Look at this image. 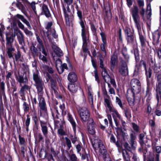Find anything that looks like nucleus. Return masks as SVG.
Masks as SVG:
<instances>
[{
	"label": "nucleus",
	"mask_w": 161,
	"mask_h": 161,
	"mask_svg": "<svg viewBox=\"0 0 161 161\" xmlns=\"http://www.w3.org/2000/svg\"><path fill=\"white\" fill-rule=\"evenodd\" d=\"M77 14L80 19H82V12L80 10H77Z\"/></svg>",
	"instance_id": "338daca9"
},
{
	"label": "nucleus",
	"mask_w": 161,
	"mask_h": 161,
	"mask_svg": "<svg viewBox=\"0 0 161 161\" xmlns=\"http://www.w3.org/2000/svg\"><path fill=\"white\" fill-rule=\"evenodd\" d=\"M62 7L65 17L66 19L68 18V15L67 14V10L64 4H62Z\"/></svg>",
	"instance_id": "c03bdc74"
},
{
	"label": "nucleus",
	"mask_w": 161,
	"mask_h": 161,
	"mask_svg": "<svg viewBox=\"0 0 161 161\" xmlns=\"http://www.w3.org/2000/svg\"><path fill=\"white\" fill-rule=\"evenodd\" d=\"M106 52H105L103 53V55L102 54H100L99 56V60H100V59H102V60H104V58H105L106 56Z\"/></svg>",
	"instance_id": "e2e57ef3"
},
{
	"label": "nucleus",
	"mask_w": 161,
	"mask_h": 161,
	"mask_svg": "<svg viewBox=\"0 0 161 161\" xmlns=\"http://www.w3.org/2000/svg\"><path fill=\"white\" fill-rule=\"evenodd\" d=\"M130 85L133 96L134 97L135 95L138 94L141 90V84L138 79H133L131 81Z\"/></svg>",
	"instance_id": "f03ea898"
},
{
	"label": "nucleus",
	"mask_w": 161,
	"mask_h": 161,
	"mask_svg": "<svg viewBox=\"0 0 161 161\" xmlns=\"http://www.w3.org/2000/svg\"><path fill=\"white\" fill-rule=\"evenodd\" d=\"M114 121L115 124L116 126H117L115 129L117 130L119 129V122L115 118H114Z\"/></svg>",
	"instance_id": "052dcab7"
},
{
	"label": "nucleus",
	"mask_w": 161,
	"mask_h": 161,
	"mask_svg": "<svg viewBox=\"0 0 161 161\" xmlns=\"http://www.w3.org/2000/svg\"><path fill=\"white\" fill-rule=\"evenodd\" d=\"M139 36V39L141 47L142 48H145L146 46L147 41L145 37H144L142 34H141L140 30L138 31Z\"/></svg>",
	"instance_id": "9b49d317"
},
{
	"label": "nucleus",
	"mask_w": 161,
	"mask_h": 161,
	"mask_svg": "<svg viewBox=\"0 0 161 161\" xmlns=\"http://www.w3.org/2000/svg\"><path fill=\"white\" fill-rule=\"evenodd\" d=\"M135 139L136 136L134 134H130V144L132 148L135 147Z\"/></svg>",
	"instance_id": "7c9ffc66"
},
{
	"label": "nucleus",
	"mask_w": 161,
	"mask_h": 161,
	"mask_svg": "<svg viewBox=\"0 0 161 161\" xmlns=\"http://www.w3.org/2000/svg\"><path fill=\"white\" fill-rule=\"evenodd\" d=\"M7 47V54L9 58H11L13 57L12 52L14 51V49L12 47V46L11 47Z\"/></svg>",
	"instance_id": "2f4dec72"
},
{
	"label": "nucleus",
	"mask_w": 161,
	"mask_h": 161,
	"mask_svg": "<svg viewBox=\"0 0 161 161\" xmlns=\"http://www.w3.org/2000/svg\"><path fill=\"white\" fill-rule=\"evenodd\" d=\"M30 118L29 116L27 115V118L25 122V125L27 126V128H28L29 125L30 124Z\"/></svg>",
	"instance_id": "09e8293b"
},
{
	"label": "nucleus",
	"mask_w": 161,
	"mask_h": 161,
	"mask_svg": "<svg viewBox=\"0 0 161 161\" xmlns=\"http://www.w3.org/2000/svg\"><path fill=\"white\" fill-rule=\"evenodd\" d=\"M119 72L123 76H125L128 75V71L127 66L125 64H123L120 66Z\"/></svg>",
	"instance_id": "423d86ee"
},
{
	"label": "nucleus",
	"mask_w": 161,
	"mask_h": 161,
	"mask_svg": "<svg viewBox=\"0 0 161 161\" xmlns=\"http://www.w3.org/2000/svg\"><path fill=\"white\" fill-rule=\"evenodd\" d=\"M45 68L47 70L46 71V72L47 71L51 74H52L53 73V70L52 68H49L47 66H45Z\"/></svg>",
	"instance_id": "6e6d98bb"
},
{
	"label": "nucleus",
	"mask_w": 161,
	"mask_h": 161,
	"mask_svg": "<svg viewBox=\"0 0 161 161\" xmlns=\"http://www.w3.org/2000/svg\"><path fill=\"white\" fill-rule=\"evenodd\" d=\"M88 33L81 34L82 39L83 40L82 48L84 52H86L87 51V42L89 41V37L86 36V34Z\"/></svg>",
	"instance_id": "20e7f679"
},
{
	"label": "nucleus",
	"mask_w": 161,
	"mask_h": 161,
	"mask_svg": "<svg viewBox=\"0 0 161 161\" xmlns=\"http://www.w3.org/2000/svg\"><path fill=\"white\" fill-rule=\"evenodd\" d=\"M102 75L104 81L107 83L108 87H110V84L109 82L110 80V78L109 75L107 73L105 69H102Z\"/></svg>",
	"instance_id": "6e6552de"
},
{
	"label": "nucleus",
	"mask_w": 161,
	"mask_h": 161,
	"mask_svg": "<svg viewBox=\"0 0 161 161\" xmlns=\"http://www.w3.org/2000/svg\"><path fill=\"white\" fill-rule=\"evenodd\" d=\"M62 61L60 59H57L56 61V68L58 67V65H60L61 66V65H62Z\"/></svg>",
	"instance_id": "69168bd1"
},
{
	"label": "nucleus",
	"mask_w": 161,
	"mask_h": 161,
	"mask_svg": "<svg viewBox=\"0 0 161 161\" xmlns=\"http://www.w3.org/2000/svg\"><path fill=\"white\" fill-rule=\"evenodd\" d=\"M124 31L125 37L134 34V31L131 30L130 27L127 26L125 28Z\"/></svg>",
	"instance_id": "aec40b11"
},
{
	"label": "nucleus",
	"mask_w": 161,
	"mask_h": 161,
	"mask_svg": "<svg viewBox=\"0 0 161 161\" xmlns=\"http://www.w3.org/2000/svg\"><path fill=\"white\" fill-rule=\"evenodd\" d=\"M116 102L121 108H123V105L121 100L118 97H116Z\"/></svg>",
	"instance_id": "a18cd8bd"
},
{
	"label": "nucleus",
	"mask_w": 161,
	"mask_h": 161,
	"mask_svg": "<svg viewBox=\"0 0 161 161\" xmlns=\"http://www.w3.org/2000/svg\"><path fill=\"white\" fill-rule=\"evenodd\" d=\"M7 41V46L8 47H11L12 46L11 43L14 41V37L13 36H7L6 37Z\"/></svg>",
	"instance_id": "c85d7f7f"
},
{
	"label": "nucleus",
	"mask_w": 161,
	"mask_h": 161,
	"mask_svg": "<svg viewBox=\"0 0 161 161\" xmlns=\"http://www.w3.org/2000/svg\"><path fill=\"white\" fill-rule=\"evenodd\" d=\"M125 37L128 44H133L136 41V37L134 34Z\"/></svg>",
	"instance_id": "f3484780"
},
{
	"label": "nucleus",
	"mask_w": 161,
	"mask_h": 161,
	"mask_svg": "<svg viewBox=\"0 0 161 161\" xmlns=\"http://www.w3.org/2000/svg\"><path fill=\"white\" fill-rule=\"evenodd\" d=\"M23 109L25 112H28L29 109V107L28 104L25 102H24L23 104Z\"/></svg>",
	"instance_id": "a19ab883"
},
{
	"label": "nucleus",
	"mask_w": 161,
	"mask_h": 161,
	"mask_svg": "<svg viewBox=\"0 0 161 161\" xmlns=\"http://www.w3.org/2000/svg\"><path fill=\"white\" fill-rule=\"evenodd\" d=\"M52 48L54 52L58 56H61L63 55V53L62 51L56 45L53 44Z\"/></svg>",
	"instance_id": "4468645a"
},
{
	"label": "nucleus",
	"mask_w": 161,
	"mask_h": 161,
	"mask_svg": "<svg viewBox=\"0 0 161 161\" xmlns=\"http://www.w3.org/2000/svg\"><path fill=\"white\" fill-rule=\"evenodd\" d=\"M88 98L89 102L91 105V107L93 108H94V106L93 104V94L92 92H88Z\"/></svg>",
	"instance_id": "412c9836"
},
{
	"label": "nucleus",
	"mask_w": 161,
	"mask_h": 161,
	"mask_svg": "<svg viewBox=\"0 0 161 161\" xmlns=\"http://www.w3.org/2000/svg\"><path fill=\"white\" fill-rule=\"evenodd\" d=\"M30 88L31 87L26 85H25L23 86H22L19 92L21 96H23L25 94V91L26 90H30Z\"/></svg>",
	"instance_id": "393cba45"
},
{
	"label": "nucleus",
	"mask_w": 161,
	"mask_h": 161,
	"mask_svg": "<svg viewBox=\"0 0 161 161\" xmlns=\"http://www.w3.org/2000/svg\"><path fill=\"white\" fill-rule=\"evenodd\" d=\"M32 119L34 121L35 125H37L38 122V118L36 116V114H35L33 117H32Z\"/></svg>",
	"instance_id": "0e129e2a"
},
{
	"label": "nucleus",
	"mask_w": 161,
	"mask_h": 161,
	"mask_svg": "<svg viewBox=\"0 0 161 161\" xmlns=\"http://www.w3.org/2000/svg\"><path fill=\"white\" fill-rule=\"evenodd\" d=\"M79 23L81 27V34L88 33V31L85 28L84 23L82 19H80Z\"/></svg>",
	"instance_id": "cd10ccee"
},
{
	"label": "nucleus",
	"mask_w": 161,
	"mask_h": 161,
	"mask_svg": "<svg viewBox=\"0 0 161 161\" xmlns=\"http://www.w3.org/2000/svg\"><path fill=\"white\" fill-rule=\"evenodd\" d=\"M16 35L19 43L22 44L24 41V37L22 32L18 30L17 33H16Z\"/></svg>",
	"instance_id": "4be33fe9"
},
{
	"label": "nucleus",
	"mask_w": 161,
	"mask_h": 161,
	"mask_svg": "<svg viewBox=\"0 0 161 161\" xmlns=\"http://www.w3.org/2000/svg\"><path fill=\"white\" fill-rule=\"evenodd\" d=\"M30 49L34 56L37 55V49L33 45H32L30 47Z\"/></svg>",
	"instance_id": "e433bc0d"
},
{
	"label": "nucleus",
	"mask_w": 161,
	"mask_h": 161,
	"mask_svg": "<svg viewBox=\"0 0 161 161\" xmlns=\"http://www.w3.org/2000/svg\"><path fill=\"white\" fill-rule=\"evenodd\" d=\"M156 90L157 91V99L158 102L159 101V98L158 94L161 96V83H157L156 84Z\"/></svg>",
	"instance_id": "a878e982"
},
{
	"label": "nucleus",
	"mask_w": 161,
	"mask_h": 161,
	"mask_svg": "<svg viewBox=\"0 0 161 161\" xmlns=\"http://www.w3.org/2000/svg\"><path fill=\"white\" fill-rule=\"evenodd\" d=\"M70 158L72 161H77V158L75 154H72L70 156Z\"/></svg>",
	"instance_id": "680f3d73"
},
{
	"label": "nucleus",
	"mask_w": 161,
	"mask_h": 161,
	"mask_svg": "<svg viewBox=\"0 0 161 161\" xmlns=\"http://www.w3.org/2000/svg\"><path fill=\"white\" fill-rule=\"evenodd\" d=\"M109 81L110 82L111 84L113 85V87H116V84L114 79H111L110 78V80Z\"/></svg>",
	"instance_id": "bf43d9fd"
},
{
	"label": "nucleus",
	"mask_w": 161,
	"mask_h": 161,
	"mask_svg": "<svg viewBox=\"0 0 161 161\" xmlns=\"http://www.w3.org/2000/svg\"><path fill=\"white\" fill-rule=\"evenodd\" d=\"M64 2L66 3L67 5L66 9L68 12H70V9L69 6L73 2V0H64Z\"/></svg>",
	"instance_id": "72a5a7b5"
},
{
	"label": "nucleus",
	"mask_w": 161,
	"mask_h": 161,
	"mask_svg": "<svg viewBox=\"0 0 161 161\" xmlns=\"http://www.w3.org/2000/svg\"><path fill=\"white\" fill-rule=\"evenodd\" d=\"M42 12L47 17H49L51 16V14L49 10L47 7L43 4L42 7Z\"/></svg>",
	"instance_id": "a211bd4d"
},
{
	"label": "nucleus",
	"mask_w": 161,
	"mask_h": 161,
	"mask_svg": "<svg viewBox=\"0 0 161 161\" xmlns=\"http://www.w3.org/2000/svg\"><path fill=\"white\" fill-rule=\"evenodd\" d=\"M58 133L61 136L65 135L66 134L65 131L62 128H60L58 130Z\"/></svg>",
	"instance_id": "603ef678"
},
{
	"label": "nucleus",
	"mask_w": 161,
	"mask_h": 161,
	"mask_svg": "<svg viewBox=\"0 0 161 161\" xmlns=\"http://www.w3.org/2000/svg\"><path fill=\"white\" fill-rule=\"evenodd\" d=\"M39 59L42 60L43 62H47V59L45 56L42 55L40 53L39 55Z\"/></svg>",
	"instance_id": "3c124183"
},
{
	"label": "nucleus",
	"mask_w": 161,
	"mask_h": 161,
	"mask_svg": "<svg viewBox=\"0 0 161 161\" xmlns=\"http://www.w3.org/2000/svg\"><path fill=\"white\" fill-rule=\"evenodd\" d=\"M93 146L95 149H98L101 155L103 156L105 161H111L109 155L107 154L105 147L101 140L99 139L95 140Z\"/></svg>",
	"instance_id": "f257e3e1"
},
{
	"label": "nucleus",
	"mask_w": 161,
	"mask_h": 161,
	"mask_svg": "<svg viewBox=\"0 0 161 161\" xmlns=\"http://www.w3.org/2000/svg\"><path fill=\"white\" fill-rule=\"evenodd\" d=\"M67 115L68 119L72 125L74 132H75L76 130V123L74 121L71 114H70L69 113H68Z\"/></svg>",
	"instance_id": "6ab92c4d"
},
{
	"label": "nucleus",
	"mask_w": 161,
	"mask_h": 161,
	"mask_svg": "<svg viewBox=\"0 0 161 161\" xmlns=\"http://www.w3.org/2000/svg\"><path fill=\"white\" fill-rule=\"evenodd\" d=\"M41 129L44 136L46 138L47 137L48 129L47 126V123L42 121H40Z\"/></svg>",
	"instance_id": "9d476101"
},
{
	"label": "nucleus",
	"mask_w": 161,
	"mask_h": 161,
	"mask_svg": "<svg viewBox=\"0 0 161 161\" xmlns=\"http://www.w3.org/2000/svg\"><path fill=\"white\" fill-rule=\"evenodd\" d=\"M4 90L5 83L3 81H2L0 84V98L1 99H2V97L3 99L6 97Z\"/></svg>",
	"instance_id": "ddd939ff"
},
{
	"label": "nucleus",
	"mask_w": 161,
	"mask_h": 161,
	"mask_svg": "<svg viewBox=\"0 0 161 161\" xmlns=\"http://www.w3.org/2000/svg\"><path fill=\"white\" fill-rule=\"evenodd\" d=\"M132 127L134 130L136 131L137 132L139 130L138 126L135 123L132 124Z\"/></svg>",
	"instance_id": "13d9d810"
},
{
	"label": "nucleus",
	"mask_w": 161,
	"mask_h": 161,
	"mask_svg": "<svg viewBox=\"0 0 161 161\" xmlns=\"http://www.w3.org/2000/svg\"><path fill=\"white\" fill-rule=\"evenodd\" d=\"M131 10L132 15L138 14V8L137 6H134Z\"/></svg>",
	"instance_id": "c9c22d12"
},
{
	"label": "nucleus",
	"mask_w": 161,
	"mask_h": 161,
	"mask_svg": "<svg viewBox=\"0 0 161 161\" xmlns=\"http://www.w3.org/2000/svg\"><path fill=\"white\" fill-rule=\"evenodd\" d=\"M78 87L74 84H70L68 86V88L70 91L75 93L77 90Z\"/></svg>",
	"instance_id": "bb28decb"
},
{
	"label": "nucleus",
	"mask_w": 161,
	"mask_h": 161,
	"mask_svg": "<svg viewBox=\"0 0 161 161\" xmlns=\"http://www.w3.org/2000/svg\"><path fill=\"white\" fill-rule=\"evenodd\" d=\"M104 102L105 103L107 107L110 110H112V108L111 107L110 102L109 100L107 98H105Z\"/></svg>",
	"instance_id": "ea45409f"
},
{
	"label": "nucleus",
	"mask_w": 161,
	"mask_h": 161,
	"mask_svg": "<svg viewBox=\"0 0 161 161\" xmlns=\"http://www.w3.org/2000/svg\"><path fill=\"white\" fill-rule=\"evenodd\" d=\"M156 78L157 83H161V74L156 75Z\"/></svg>",
	"instance_id": "5fc2aeb1"
},
{
	"label": "nucleus",
	"mask_w": 161,
	"mask_h": 161,
	"mask_svg": "<svg viewBox=\"0 0 161 161\" xmlns=\"http://www.w3.org/2000/svg\"><path fill=\"white\" fill-rule=\"evenodd\" d=\"M16 79L20 84L27 83L28 81L27 78H24L22 75H19L16 78Z\"/></svg>",
	"instance_id": "b1692460"
},
{
	"label": "nucleus",
	"mask_w": 161,
	"mask_h": 161,
	"mask_svg": "<svg viewBox=\"0 0 161 161\" xmlns=\"http://www.w3.org/2000/svg\"><path fill=\"white\" fill-rule=\"evenodd\" d=\"M135 25L138 31L141 30V27L140 25V17L138 14L132 15Z\"/></svg>",
	"instance_id": "0eeeda50"
},
{
	"label": "nucleus",
	"mask_w": 161,
	"mask_h": 161,
	"mask_svg": "<svg viewBox=\"0 0 161 161\" xmlns=\"http://www.w3.org/2000/svg\"><path fill=\"white\" fill-rule=\"evenodd\" d=\"M153 43L155 44H158L160 36V33L158 30L155 31L153 34Z\"/></svg>",
	"instance_id": "1a4fd4ad"
},
{
	"label": "nucleus",
	"mask_w": 161,
	"mask_h": 161,
	"mask_svg": "<svg viewBox=\"0 0 161 161\" xmlns=\"http://www.w3.org/2000/svg\"><path fill=\"white\" fill-rule=\"evenodd\" d=\"M39 72L36 69L35 70L33 71V79L35 82V84L42 82V80L39 76Z\"/></svg>",
	"instance_id": "f8f14e48"
},
{
	"label": "nucleus",
	"mask_w": 161,
	"mask_h": 161,
	"mask_svg": "<svg viewBox=\"0 0 161 161\" xmlns=\"http://www.w3.org/2000/svg\"><path fill=\"white\" fill-rule=\"evenodd\" d=\"M19 137L20 144L21 145H24L25 143V138L23 137H21L20 135L19 136Z\"/></svg>",
	"instance_id": "49530a36"
},
{
	"label": "nucleus",
	"mask_w": 161,
	"mask_h": 161,
	"mask_svg": "<svg viewBox=\"0 0 161 161\" xmlns=\"http://www.w3.org/2000/svg\"><path fill=\"white\" fill-rule=\"evenodd\" d=\"M137 2L140 8L143 7L144 6V0H137Z\"/></svg>",
	"instance_id": "79ce46f5"
},
{
	"label": "nucleus",
	"mask_w": 161,
	"mask_h": 161,
	"mask_svg": "<svg viewBox=\"0 0 161 161\" xmlns=\"http://www.w3.org/2000/svg\"><path fill=\"white\" fill-rule=\"evenodd\" d=\"M65 139L67 145L69 148L70 149L71 147V141L67 137H65Z\"/></svg>",
	"instance_id": "de8ad7c7"
},
{
	"label": "nucleus",
	"mask_w": 161,
	"mask_h": 161,
	"mask_svg": "<svg viewBox=\"0 0 161 161\" xmlns=\"http://www.w3.org/2000/svg\"><path fill=\"white\" fill-rule=\"evenodd\" d=\"M87 124L89 133L92 135L94 134L95 132V126L93 119H90Z\"/></svg>",
	"instance_id": "39448f33"
},
{
	"label": "nucleus",
	"mask_w": 161,
	"mask_h": 161,
	"mask_svg": "<svg viewBox=\"0 0 161 161\" xmlns=\"http://www.w3.org/2000/svg\"><path fill=\"white\" fill-rule=\"evenodd\" d=\"M24 31L25 33L27 35L32 36L33 35L32 32L28 30L27 29H25Z\"/></svg>",
	"instance_id": "4d7b16f0"
},
{
	"label": "nucleus",
	"mask_w": 161,
	"mask_h": 161,
	"mask_svg": "<svg viewBox=\"0 0 161 161\" xmlns=\"http://www.w3.org/2000/svg\"><path fill=\"white\" fill-rule=\"evenodd\" d=\"M5 114V112L3 106L0 105V118L1 119L2 117H4Z\"/></svg>",
	"instance_id": "f704fd0d"
},
{
	"label": "nucleus",
	"mask_w": 161,
	"mask_h": 161,
	"mask_svg": "<svg viewBox=\"0 0 161 161\" xmlns=\"http://www.w3.org/2000/svg\"><path fill=\"white\" fill-rule=\"evenodd\" d=\"M13 74V71L8 72L6 76V80L7 82L9 81V78H10Z\"/></svg>",
	"instance_id": "8fccbe9b"
},
{
	"label": "nucleus",
	"mask_w": 161,
	"mask_h": 161,
	"mask_svg": "<svg viewBox=\"0 0 161 161\" xmlns=\"http://www.w3.org/2000/svg\"><path fill=\"white\" fill-rule=\"evenodd\" d=\"M116 59L117 57L115 55H114L111 57L110 63L111 64V69L112 70H113L114 69Z\"/></svg>",
	"instance_id": "c756f323"
},
{
	"label": "nucleus",
	"mask_w": 161,
	"mask_h": 161,
	"mask_svg": "<svg viewBox=\"0 0 161 161\" xmlns=\"http://www.w3.org/2000/svg\"><path fill=\"white\" fill-rule=\"evenodd\" d=\"M35 85L37 90L39 94H41L43 90V83L42 82H41L40 83L35 84Z\"/></svg>",
	"instance_id": "5701e85b"
},
{
	"label": "nucleus",
	"mask_w": 161,
	"mask_h": 161,
	"mask_svg": "<svg viewBox=\"0 0 161 161\" xmlns=\"http://www.w3.org/2000/svg\"><path fill=\"white\" fill-rule=\"evenodd\" d=\"M125 116L127 119H130L131 116L130 110L127 108H125L124 110Z\"/></svg>",
	"instance_id": "473e14b6"
},
{
	"label": "nucleus",
	"mask_w": 161,
	"mask_h": 161,
	"mask_svg": "<svg viewBox=\"0 0 161 161\" xmlns=\"http://www.w3.org/2000/svg\"><path fill=\"white\" fill-rule=\"evenodd\" d=\"M17 7L20 9L22 12L24 13L25 11V8L24 6L20 3H18L16 4Z\"/></svg>",
	"instance_id": "58836bf2"
},
{
	"label": "nucleus",
	"mask_w": 161,
	"mask_h": 161,
	"mask_svg": "<svg viewBox=\"0 0 161 161\" xmlns=\"http://www.w3.org/2000/svg\"><path fill=\"white\" fill-rule=\"evenodd\" d=\"M109 88V89L108 90V91L110 94L115 95V93L114 89L113 88L111 87L110 86V87Z\"/></svg>",
	"instance_id": "864d4df0"
},
{
	"label": "nucleus",
	"mask_w": 161,
	"mask_h": 161,
	"mask_svg": "<svg viewBox=\"0 0 161 161\" xmlns=\"http://www.w3.org/2000/svg\"><path fill=\"white\" fill-rule=\"evenodd\" d=\"M147 18L148 19H150L152 15L151 10H147Z\"/></svg>",
	"instance_id": "774afa93"
},
{
	"label": "nucleus",
	"mask_w": 161,
	"mask_h": 161,
	"mask_svg": "<svg viewBox=\"0 0 161 161\" xmlns=\"http://www.w3.org/2000/svg\"><path fill=\"white\" fill-rule=\"evenodd\" d=\"M113 113H112V115L114 119L115 118L114 116H116L120 119H121V116L117 111L115 109H112L111 110Z\"/></svg>",
	"instance_id": "4c0bfd02"
},
{
	"label": "nucleus",
	"mask_w": 161,
	"mask_h": 161,
	"mask_svg": "<svg viewBox=\"0 0 161 161\" xmlns=\"http://www.w3.org/2000/svg\"><path fill=\"white\" fill-rule=\"evenodd\" d=\"M16 17H17L20 19V20H21L22 22H23L24 23L26 24L27 26L30 27H31V26L29 22L28 21H27L26 19H25V18L23 15L18 14L16 16H15L14 17L13 19V20L14 21Z\"/></svg>",
	"instance_id": "2eb2a0df"
},
{
	"label": "nucleus",
	"mask_w": 161,
	"mask_h": 161,
	"mask_svg": "<svg viewBox=\"0 0 161 161\" xmlns=\"http://www.w3.org/2000/svg\"><path fill=\"white\" fill-rule=\"evenodd\" d=\"M68 79L71 82H74L77 80V77L76 75L74 72L70 73L68 76Z\"/></svg>",
	"instance_id": "dca6fc26"
},
{
	"label": "nucleus",
	"mask_w": 161,
	"mask_h": 161,
	"mask_svg": "<svg viewBox=\"0 0 161 161\" xmlns=\"http://www.w3.org/2000/svg\"><path fill=\"white\" fill-rule=\"evenodd\" d=\"M78 113L81 118L82 121L89 122L90 119L89 111L86 107H83L80 108L78 110Z\"/></svg>",
	"instance_id": "7ed1b4c3"
},
{
	"label": "nucleus",
	"mask_w": 161,
	"mask_h": 161,
	"mask_svg": "<svg viewBox=\"0 0 161 161\" xmlns=\"http://www.w3.org/2000/svg\"><path fill=\"white\" fill-rule=\"evenodd\" d=\"M102 40L103 43L106 44V40L105 35L103 32H101L100 33Z\"/></svg>",
	"instance_id": "37998d69"
}]
</instances>
